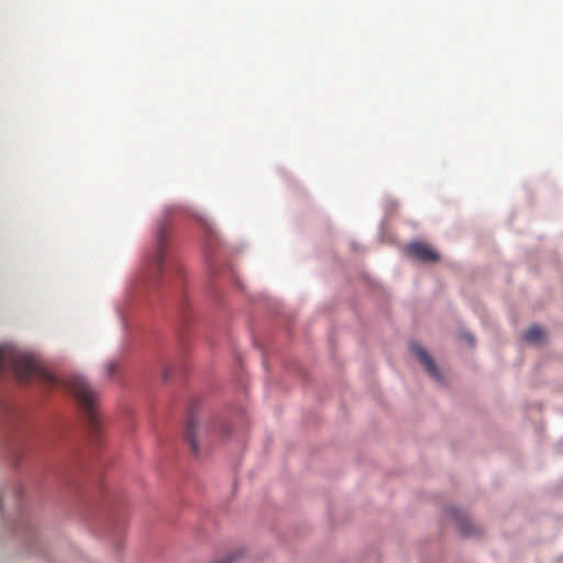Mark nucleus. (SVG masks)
Segmentation results:
<instances>
[{"label":"nucleus","mask_w":563,"mask_h":563,"mask_svg":"<svg viewBox=\"0 0 563 563\" xmlns=\"http://www.w3.org/2000/svg\"><path fill=\"white\" fill-rule=\"evenodd\" d=\"M197 420L194 416H190L186 423L185 437L191 446L194 453L198 452V444L196 439Z\"/></svg>","instance_id":"423d86ee"},{"label":"nucleus","mask_w":563,"mask_h":563,"mask_svg":"<svg viewBox=\"0 0 563 563\" xmlns=\"http://www.w3.org/2000/svg\"><path fill=\"white\" fill-rule=\"evenodd\" d=\"M464 339L470 345H474V338L471 334H465Z\"/></svg>","instance_id":"1a4fd4ad"},{"label":"nucleus","mask_w":563,"mask_h":563,"mask_svg":"<svg viewBox=\"0 0 563 563\" xmlns=\"http://www.w3.org/2000/svg\"><path fill=\"white\" fill-rule=\"evenodd\" d=\"M411 351L424 366L427 372L435 379H440V373L430 354L421 345L416 343L411 345Z\"/></svg>","instance_id":"20e7f679"},{"label":"nucleus","mask_w":563,"mask_h":563,"mask_svg":"<svg viewBox=\"0 0 563 563\" xmlns=\"http://www.w3.org/2000/svg\"><path fill=\"white\" fill-rule=\"evenodd\" d=\"M407 254L423 263H435L440 260V255L427 243L411 242L406 246Z\"/></svg>","instance_id":"7ed1b4c3"},{"label":"nucleus","mask_w":563,"mask_h":563,"mask_svg":"<svg viewBox=\"0 0 563 563\" xmlns=\"http://www.w3.org/2000/svg\"><path fill=\"white\" fill-rule=\"evenodd\" d=\"M118 364L113 361L107 364V373L109 376H112L117 371Z\"/></svg>","instance_id":"6e6552de"},{"label":"nucleus","mask_w":563,"mask_h":563,"mask_svg":"<svg viewBox=\"0 0 563 563\" xmlns=\"http://www.w3.org/2000/svg\"><path fill=\"white\" fill-rule=\"evenodd\" d=\"M7 372H12L19 382L36 378L51 386L57 385V378L38 360L12 344L0 345V375Z\"/></svg>","instance_id":"f257e3e1"},{"label":"nucleus","mask_w":563,"mask_h":563,"mask_svg":"<svg viewBox=\"0 0 563 563\" xmlns=\"http://www.w3.org/2000/svg\"><path fill=\"white\" fill-rule=\"evenodd\" d=\"M67 388L73 393L86 415L89 432L98 433L100 423L95 410L97 393L80 376L70 377L66 382Z\"/></svg>","instance_id":"f03ea898"},{"label":"nucleus","mask_w":563,"mask_h":563,"mask_svg":"<svg viewBox=\"0 0 563 563\" xmlns=\"http://www.w3.org/2000/svg\"><path fill=\"white\" fill-rule=\"evenodd\" d=\"M542 335L541 328L533 325L523 333V339L528 342L536 343L542 339Z\"/></svg>","instance_id":"0eeeda50"},{"label":"nucleus","mask_w":563,"mask_h":563,"mask_svg":"<svg viewBox=\"0 0 563 563\" xmlns=\"http://www.w3.org/2000/svg\"><path fill=\"white\" fill-rule=\"evenodd\" d=\"M167 240V228L165 225H162L157 230L156 234V254L154 256V265L155 267L161 271L164 263V250L166 245Z\"/></svg>","instance_id":"39448f33"}]
</instances>
